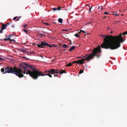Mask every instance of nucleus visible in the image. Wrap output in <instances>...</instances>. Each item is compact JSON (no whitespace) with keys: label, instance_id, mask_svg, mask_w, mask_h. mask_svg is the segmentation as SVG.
<instances>
[{"label":"nucleus","instance_id":"1","mask_svg":"<svg viewBox=\"0 0 127 127\" xmlns=\"http://www.w3.org/2000/svg\"><path fill=\"white\" fill-rule=\"evenodd\" d=\"M124 41L121 33L118 36L107 35L103 40V42L101 44V47L111 50L116 49L120 47L121 43Z\"/></svg>","mask_w":127,"mask_h":127},{"label":"nucleus","instance_id":"2","mask_svg":"<svg viewBox=\"0 0 127 127\" xmlns=\"http://www.w3.org/2000/svg\"><path fill=\"white\" fill-rule=\"evenodd\" d=\"M29 74L33 79L38 78V75L40 74L39 71L36 69L35 67L33 65H29L26 63L20 65V68L16 67V76L20 78L24 77L23 74Z\"/></svg>","mask_w":127,"mask_h":127},{"label":"nucleus","instance_id":"3","mask_svg":"<svg viewBox=\"0 0 127 127\" xmlns=\"http://www.w3.org/2000/svg\"><path fill=\"white\" fill-rule=\"evenodd\" d=\"M101 51L100 46L99 45L97 48L94 49L91 54L90 55L87 54L84 57V58L86 57V58L82 59L81 60H79L78 61H74L73 62L72 64L77 63L78 64H82L84 63V62L86 60L89 61L90 60L93 58L95 56H96L97 58H98L100 57V55H97V53H100Z\"/></svg>","mask_w":127,"mask_h":127},{"label":"nucleus","instance_id":"4","mask_svg":"<svg viewBox=\"0 0 127 127\" xmlns=\"http://www.w3.org/2000/svg\"><path fill=\"white\" fill-rule=\"evenodd\" d=\"M16 66L14 67H7L5 68H2L1 69V71L3 72V73H12L16 74Z\"/></svg>","mask_w":127,"mask_h":127},{"label":"nucleus","instance_id":"5","mask_svg":"<svg viewBox=\"0 0 127 127\" xmlns=\"http://www.w3.org/2000/svg\"><path fill=\"white\" fill-rule=\"evenodd\" d=\"M37 46L39 47H41L42 48H43L44 47L43 46H46L49 47L50 48H51L53 46V45L50 44H48V43H46L45 42L41 41L40 44H37Z\"/></svg>","mask_w":127,"mask_h":127},{"label":"nucleus","instance_id":"6","mask_svg":"<svg viewBox=\"0 0 127 127\" xmlns=\"http://www.w3.org/2000/svg\"><path fill=\"white\" fill-rule=\"evenodd\" d=\"M50 69L48 70H46L44 72V73H47V74H44L42 72H41L39 71V72L40 73V74L38 75V78L39 77L41 76H48L50 77H52V76L50 74Z\"/></svg>","mask_w":127,"mask_h":127},{"label":"nucleus","instance_id":"7","mask_svg":"<svg viewBox=\"0 0 127 127\" xmlns=\"http://www.w3.org/2000/svg\"><path fill=\"white\" fill-rule=\"evenodd\" d=\"M59 69H58L56 68L55 69L53 68H51L50 69V74L58 73H59Z\"/></svg>","mask_w":127,"mask_h":127},{"label":"nucleus","instance_id":"8","mask_svg":"<svg viewBox=\"0 0 127 127\" xmlns=\"http://www.w3.org/2000/svg\"><path fill=\"white\" fill-rule=\"evenodd\" d=\"M61 7H58L57 8H52V9L53 10V11H55L56 10H62V9H61Z\"/></svg>","mask_w":127,"mask_h":127},{"label":"nucleus","instance_id":"9","mask_svg":"<svg viewBox=\"0 0 127 127\" xmlns=\"http://www.w3.org/2000/svg\"><path fill=\"white\" fill-rule=\"evenodd\" d=\"M87 9H88L89 8V12H91V9L92 8V6H90V5H87Z\"/></svg>","mask_w":127,"mask_h":127},{"label":"nucleus","instance_id":"10","mask_svg":"<svg viewBox=\"0 0 127 127\" xmlns=\"http://www.w3.org/2000/svg\"><path fill=\"white\" fill-rule=\"evenodd\" d=\"M59 73H60L61 74H62L63 73H66V71L64 70H59Z\"/></svg>","mask_w":127,"mask_h":127},{"label":"nucleus","instance_id":"11","mask_svg":"<svg viewBox=\"0 0 127 127\" xmlns=\"http://www.w3.org/2000/svg\"><path fill=\"white\" fill-rule=\"evenodd\" d=\"M2 28L1 29L2 30H3L4 29H6V26L4 24H2Z\"/></svg>","mask_w":127,"mask_h":127},{"label":"nucleus","instance_id":"12","mask_svg":"<svg viewBox=\"0 0 127 127\" xmlns=\"http://www.w3.org/2000/svg\"><path fill=\"white\" fill-rule=\"evenodd\" d=\"M76 47L74 46H73L72 47L70 48L69 49V51L70 52L71 51H72L74 50L75 48Z\"/></svg>","mask_w":127,"mask_h":127},{"label":"nucleus","instance_id":"13","mask_svg":"<svg viewBox=\"0 0 127 127\" xmlns=\"http://www.w3.org/2000/svg\"><path fill=\"white\" fill-rule=\"evenodd\" d=\"M0 40L1 41H2L3 40H6V41L9 40H11V38H10L9 37L8 38H6L4 39H0Z\"/></svg>","mask_w":127,"mask_h":127},{"label":"nucleus","instance_id":"14","mask_svg":"<svg viewBox=\"0 0 127 127\" xmlns=\"http://www.w3.org/2000/svg\"><path fill=\"white\" fill-rule=\"evenodd\" d=\"M58 22L60 23H62L63 22V19L61 18H60L58 19Z\"/></svg>","mask_w":127,"mask_h":127},{"label":"nucleus","instance_id":"15","mask_svg":"<svg viewBox=\"0 0 127 127\" xmlns=\"http://www.w3.org/2000/svg\"><path fill=\"white\" fill-rule=\"evenodd\" d=\"M38 34L39 36H43V37H45L46 36L45 35L43 34L40 32H38Z\"/></svg>","mask_w":127,"mask_h":127},{"label":"nucleus","instance_id":"16","mask_svg":"<svg viewBox=\"0 0 127 127\" xmlns=\"http://www.w3.org/2000/svg\"><path fill=\"white\" fill-rule=\"evenodd\" d=\"M72 63H70L66 65V66H71L72 65Z\"/></svg>","mask_w":127,"mask_h":127},{"label":"nucleus","instance_id":"17","mask_svg":"<svg viewBox=\"0 0 127 127\" xmlns=\"http://www.w3.org/2000/svg\"><path fill=\"white\" fill-rule=\"evenodd\" d=\"M62 47H63L64 48H66L67 47V45H66L64 44H63Z\"/></svg>","mask_w":127,"mask_h":127},{"label":"nucleus","instance_id":"18","mask_svg":"<svg viewBox=\"0 0 127 127\" xmlns=\"http://www.w3.org/2000/svg\"><path fill=\"white\" fill-rule=\"evenodd\" d=\"M74 35L77 37H80V36L77 33H76Z\"/></svg>","mask_w":127,"mask_h":127},{"label":"nucleus","instance_id":"19","mask_svg":"<svg viewBox=\"0 0 127 127\" xmlns=\"http://www.w3.org/2000/svg\"><path fill=\"white\" fill-rule=\"evenodd\" d=\"M83 72V70H82V69H81L80 70L79 72V74H81V73H82Z\"/></svg>","mask_w":127,"mask_h":127},{"label":"nucleus","instance_id":"20","mask_svg":"<svg viewBox=\"0 0 127 127\" xmlns=\"http://www.w3.org/2000/svg\"><path fill=\"white\" fill-rule=\"evenodd\" d=\"M23 31L26 33L27 34H28V31L26 29H24L23 30Z\"/></svg>","mask_w":127,"mask_h":127},{"label":"nucleus","instance_id":"21","mask_svg":"<svg viewBox=\"0 0 127 127\" xmlns=\"http://www.w3.org/2000/svg\"><path fill=\"white\" fill-rule=\"evenodd\" d=\"M127 31L125 32H123L122 35H127Z\"/></svg>","mask_w":127,"mask_h":127},{"label":"nucleus","instance_id":"22","mask_svg":"<svg viewBox=\"0 0 127 127\" xmlns=\"http://www.w3.org/2000/svg\"><path fill=\"white\" fill-rule=\"evenodd\" d=\"M21 17H19L18 19H17V18H18V17L16 16V19H17V20H16V21H18L19 20V19Z\"/></svg>","mask_w":127,"mask_h":127},{"label":"nucleus","instance_id":"23","mask_svg":"<svg viewBox=\"0 0 127 127\" xmlns=\"http://www.w3.org/2000/svg\"><path fill=\"white\" fill-rule=\"evenodd\" d=\"M27 24H25V25H23V27L25 28L27 26Z\"/></svg>","mask_w":127,"mask_h":127},{"label":"nucleus","instance_id":"24","mask_svg":"<svg viewBox=\"0 0 127 127\" xmlns=\"http://www.w3.org/2000/svg\"><path fill=\"white\" fill-rule=\"evenodd\" d=\"M43 24L45 25H50V24H49L48 23H45Z\"/></svg>","mask_w":127,"mask_h":127},{"label":"nucleus","instance_id":"25","mask_svg":"<svg viewBox=\"0 0 127 127\" xmlns=\"http://www.w3.org/2000/svg\"><path fill=\"white\" fill-rule=\"evenodd\" d=\"M104 13L105 14H106V15H107V14H108L109 13L108 12H104Z\"/></svg>","mask_w":127,"mask_h":127},{"label":"nucleus","instance_id":"26","mask_svg":"<svg viewBox=\"0 0 127 127\" xmlns=\"http://www.w3.org/2000/svg\"><path fill=\"white\" fill-rule=\"evenodd\" d=\"M114 15H118V14L117 15V12H114Z\"/></svg>","mask_w":127,"mask_h":127},{"label":"nucleus","instance_id":"27","mask_svg":"<svg viewBox=\"0 0 127 127\" xmlns=\"http://www.w3.org/2000/svg\"><path fill=\"white\" fill-rule=\"evenodd\" d=\"M3 30H2V29H1V30H0V33H2L3 32Z\"/></svg>","mask_w":127,"mask_h":127},{"label":"nucleus","instance_id":"28","mask_svg":"<svg viewBox=\"0 0 127 127\" xmlns=\"http://www.w3.org/2000/svg\"><path fill=\"white\" fill-rule=\"evenodd\" d=\"M81 32H83L84 33H86V32H85V31H84L83 30H81Z\"/></svg>","mask_w":127,"mask_h":127},{"label":"nucleus","instance_id":"29","mask_svg":"<svg viewBox=\"0 0 127 127\" xmlns=\"http://www.w3.org/2000/svg\"><path fill=\"white\" fill-rule=\"evenodd\" d=\"M4 60L3 58L0 57V61L3 60L4 61Z\"/></svg>","mask_w":127,"mask_h":127},{"label":"nucleus","instance_id":"30","mask_svg":"<svg viewBox=\"0 0 127 127\" xmlns=\"http://www.w3.org/2000/svg\"><path fill=\"white\" fill-rule=\"evenodd\" d=\"M9 23H7L6 24H5V26H6L7 27V26H8V25H9Z\"/></svg>","mask_w":127,"mask_h":127},{"label":"nucleus","instance_id":"31","mask_svg":"<svg viewBox=\"0 0 127 127\" xmlns=\"http://www.w3.org/2000/svg\"><path fill=\"white\" fill-rule=\"evenodd\" d=\"M10 40L14 41L15 42H16V41L14 39H11V40Z\"/></svg>","mask_w":127,"mask_h":127},{"label":"nucleus","instance_id":"32","mask_svg":"<svg viewBox=\"0 0 127 127\" xmlns=\"http://www.w3.org/2000/svg\"><path fill=\"white\" fill-rule=\"evenodd\" d=\"M100 8V6H99L98 7V8H97L99 10Z\"/></svg>","mask_w":127,"mask_h":127},{"label":"nucleus","instance_id":"33","mask_svg":"<svg viewBox=\"0 0 127 127\" xmlns=\"http://www.w3.org/2000/svg\"><path fill=\"white\" fill-rule=\"evenodd\" d=\"M107 35H106H106H102V36L103 37H105V38L107 36Z\"/></svg>","mask_w":127,"mask_h":127},{"label":"nucleus","instance_id":"34","mask_svg":"<svg viewBox=\"0 0 127 127\" xmlns=\"http://www.w3.org/2000/svg\"><path fill=\"white\" fill-rule=\"evenodd\" d=\"M100 9L101 10H102V7L101 6H100Z\"/></svg>","mask_w":127,"mask_h":127},{"label":"nucleus","instance_id":"35","mask_svg":"<svg viewBox=\"0 0 127 127\" xmlns=\"http://www.w3.org/2000/svg\"><path fill=\"white\" fill-rule=\"evenodd\" d=\"M13 20H16V17H14L13 19Z\"/></svg>","mask_w":127,"mask_h":127},{"label":"nucleus","instance_id":"36","mask_svg":"<svg viewBox=\"0 0 127 127\" xmlns=\"http://www.w3.org/2000/svg\"><path fill=\"white\" fill-rule=\"evenodd\" d=\"M54 76L55 77H56V76H58L57 75H56V74H55L54 75Z\"/></svg>","mask_w":127,"mask_h":127},{"label":"nucleus","instance_id":"37","mask_svg":"<svg viewBox=\"0 0 127 127\" xmlns=\"http://www.w3.org/2000/svg\"><path fill=\"white\" fill-rule=\"evenodd\" d=\"M81 30L80 31L78 32V34H80L81 33Z\"/></svg>","mask_w":127,"mask_h":127},{"label":"nucleus","instance_id":"38","mask_svg":"<svg viewBox=\"0 0 127 127\" xmlns=\"http://www.w3.org/2000/svg\"><path fill=\"white\" fill-rule=\"evenodd\" d=\"M12 27L13 28L14 27V26L13 25H12Z\"/></svg>","mask_w":127,"mask_h":127},{"label":"nucleus","instance_id":"39","mask_svg":"<svg viewBox=\"0 0 127 127\" xmlns=\"http://www.w3.org/2000/svg\"><path fill=\"white\" fill-rule=\"evenodd\" d=\"M40 57H41V58H43V56H40Z\"/></svg>","mask_w":127,"mask_h":127},{"label":"nucleus","instance_id":"40","mask_svg":"<svg viewBox=\"0 0 127 127\" xmlns=\"http://www.w3.org/2000/svg\"><path fill=\"white\" fill-rule=\"evenodd\" d=\"M9 36L10 37H11V36H12V35H11V34H10V35H9Z\"/></svg>","mask_w":127,"mask_h":127},{"label":"nucleus","instance_id":"41","mask_svg":"<svg viewBox=\"0 0 127 127\" xmlns=\"http://www.w3.org/2000/svg\"><path fill=\"white\" fill-rule=\"evenodd\" d=\"M99 36H102V34H100V35Z\"/></svg>","mask_w":127,"mask_h":127},{"label":"nucleus","instance_id":"42","mask_svg":"<svg viewBox=\"0 0 127 127\" xmlns=\"http://www.w3.org/2000/svg\"><path fill=\"white\" fill-rule=\"evenodd\" d=\"M63 31H67V30H63Z\"/></svg>","mask_w":127,"mask_h":127},{"label":"nucleus","instance_id":"43","mask_svg":"<svg viewBox=\"0 0 127 127\" xmlns=\"http://www.w3.org/2000/svg\"><path fill=\"white\" fill-rule=\"evenodd\" d=\"M113 32L111 31V32H110V33H113Z\"/></svg>","mask_w":127,"mask_h":127},{"label":"nucleus","instance_id":"44","mask_svg":"<svg viewBox=\"0 0 127 127\" xmlns=\"http://www.w3.org/2000/svg\"><path fill=\"white\" fill-rule=\"evenodd\" d=\"M69 40V41H70V42H71V40Z\"/></svg>","mask_w":127,"mask_h":127},{"label":"nucleus","instance_id":"45","mask_svg":"<svg viewBox=\"0 0 127 127\" xmlns=\"http://www.w3.org/2000/svg\"><path fill=\"white\" fill-rule=\"evenodd\" d=\"M107 29H110V28L109 27H107Z\"/></svg>","mask_w":127,"mask_h":127},{"label":"nucleus","instance_id":"46","mask_svg":"<svg viewBox=\"0 0 127 127\" xmlns=\"http://www.w3.org/2000/svg\"><path fill=\"white\" fill-rule=\"evenodd\" d=\"M70 44H72V43H71V42H70V43H69Z\"/></svg>","mask_w":127,"mask_h":127},{"label":"nucleus","instance_id":"47","mask_svg":"<svg viewBox=\"0 0 127 127\" xmlns=\"http://www.w3.org/2000/svg\"><path fill=\"white\" fill-rule=\"evenodd\" d=\"M42 32H44V33H45V32H44V31Z\"/></svg>","mask_w":127,"mask_h":127},{"label":"nucleus","instance_id":"48","mask_svg":"<svg viewBox=\"0 0 127 127\" xmlns=\"http://www.w3.org/2000/svg\"><path fill=\"white\" fill-rule=\"evenodd\" d=\"M64 51H65L66 50H64Z\"/></svg>","mask_w":127,"mask_h":127},{"label":"nucleus","instance_id":"49","mask_svg":"<svg viewBox=\"0 0 127 127\" xmlns=\"http://www.w3.org/2000/svg\"><path fill=\"white\" fill-rule=\"evenodd\" d=\"M106 17H104V18H106Z\"/></svg>","mask_w":127,"mask_h":127},{"label":"nucleus","instance_id":"50","mask_svg":"<svg viewBox=\"0 0 127 127\" xmlns=\"http://www.w3.org/2000/svg\"><path fill=\"white\" fill-rule=\"evenodd\" d=\"M123 15V14H122L121 15Z\"/></svg>","mask_w":127,"mask_h":127}]
</instances>
